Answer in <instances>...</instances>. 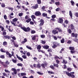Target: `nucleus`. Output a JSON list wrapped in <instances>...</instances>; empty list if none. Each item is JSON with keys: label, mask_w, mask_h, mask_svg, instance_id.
I'll list each match as a JSON object with an SVG mask.
<instances>
[{"label": "nucleus", "mask_w": 78, "mask_h": 78, "mask_svg": "<svg viewBox=\"0 0 78 78\" xmlns=\"http://www.w3.org/2000/svg\"><path fill=\"white\" fill-rule=\"evenodd\" d=\"M64 72H66V75L69 77H71L72 78H75V75L73 74H75V72H70L69 73V72L65 71Z\"/></svg>", "instance_id": "f257e3e1"}, {"label": "nucleus", "mask_w": 78, "mask_h": 78, "mask_svg": "<svg viewBox=\"0 0 78 78\" xmlns=\"http://www.w3.org/2000/svg\"><path fill=\"white\" fill-rule=\"evenodd\" d=\"M18 20V19L16 18H15L14 19H13L12 20V21H11V23L12 24V25H13L14 26H16V22Z\"/></svg>", "instance_id": "f03ea898"}, {"label": "nucleus", "mask_w": 78, "mask_h": 78, "mask_svg": "<svg viewBox=\"0 0 78 78\" xmlns=\"http://www.w3.org/2000/svg\"><path fill=\"white\" fill-rule=\"evenodd\" d=\"M70 26L71 30L74 33L76 31V29H75V26H74L73 24H71Z\"/></svg>", "instance_id": "7ed1b4c3"}, {"label": "nucleus", "mask_w": 78, "mask_h": 78, "mask_svg": "<svg viewBox=\"0 0 78 78\" xmlns=\"http://www.w3.org/2000/svg\"><path fill=\"white\" fill-rule=\"evenodd\" d=\"M21 28L22 30H23L24 31H26V32L30 31V28L29 27H28L27 28H26L25 27H21Z\"/></svg>", "instance_id": "20e7f679"}, {"label": "nucleus", "mask_w": 78, "mask_h": 78, "mask_svg": "<svg viewBox=\"0 0 78 78\" xmlns=\"http://www.w3.org/2000/svg\"><path fill=\"white\" fill-rule=\"evenodd\" d=\"M55 30H53L52 31V33L54 34H58V30H59V28H57L55 29Z\"/></svg>", "instance_id": "39448f33"}, {"label": "nucleus", "mask_w": 78, "mask_h": 78, "mask_svg": "<svg viewBox=\"0 0 78 78\" xmlns=\"http://www.w3.org/2000/svg\"><path fill=\"white\" fill-rule=\"evenodd\" d=\"M39 22L40 23L39 25L40 26H42L44 23V20L42 19L40 20V21H39Z\"/></svg>", "instance_id": "423d86ee"}, {"label": "nucleus", "mask_w": 78, "mask_h": 78, "mask_svg": "<svg viewBox=\"0 0 78 78\" xmlns=\"http://www.w3.org/2000/svg\"><path fill=\"white\" fill-rule=\"evenodd\" d=\"M47 63H45L44 64H41V66L42 67V68H43V69H45V67H47Z\"/></svg>", "instance_id": "0eeeda50"}, {"label": "nucleus", "mask_w": 78, "mask_h": 78, "mask_svg": "<svg viewBox=\"0 0 78 78\" xmlns=\"http://www.w3.org/2000/svg\"><path fill=\"white\" fill-rule=\"evenodd\" d=\"M55 59H56L57 63L59 64V61L58 59H59V57H58L57 56H55Z\"/></svg>", "instance_id": "6e6552de"}, {"label": "nucleus", "mask_w": 78, "mask_h": 78, "mask_svg": "<svg viewBox=\"0 0 78 78\" xmlns=\"http://www.w3.org/2000/svg\"><path fill=\"white\" fill-rule=\"evenodd\" d=\"M72 35L73 37H76V38L78 36V34H75L74 33H72Z\"/></svg>", "instance_id": "1a4fd4ad"}, {"label": "nucleus", "mask_w": 78, "mask_h": 78, "mask_svg": "<svg viewBox=\"0 0 78 78\" xmlns=\"http://www.w3.org/2000/svg\"><path fill=\"white\" fill-rule=\"evenodd\" d=\"M11 70L12 71H13L15 75H17V71L15 68H12Z\"/></svg>", "instance_id": "9d476101"}, {"label": "nucleus", "mask_w": 78, "mask_h": 78, "mask_svg": "<svg viewBox=\"0 0 78 78\" xmlns=\"http://www.w3.org/2000/svg\"><path fill=\"white\" fill-rule=\"evenodd\" d=\"M5 65H4V66L5 67H8V64H9V62L8 61H7L5 62Z\"/></svg>", "instance_id": "9b49d317"}, {"label": "nucleus", "mask_w": 78, "mask_h": 78, "mask_svg": "<svg viewBox=\"0 0 78 78\" xmlns=\"http://www.w3.org/2000/svg\"><path fill=\"white\" fill-rule=\"evenodd\" d=\"M59 23H62L63 22V19L62 18H60L59 19Z\"/></svg>", "instance_id": "f8f14e48"}, {"label": "nucleus", "mask_w": 78, "mask_h": 78, "mask_svg": "<svg viewBox=\"0 0 78 78\" xmlns=\"http://www.w3.org/2000/svg\"><path fill=\"white\" fill-rule=\"evenodd\" d=\"M16 56L17 58L18 59L20 60V61H23V58H20V57L18 56L17 55H16Z\"/></svg>", "instance_id": "ddd939ff"}, {"label": "nucleus", "mask_w": 78, "mask_h": 78, "mask_svg": "<svg viewBox=\"0 0 78 78\" xmlns=\"http://www.w3.org/2000/svg\"><path fill=\"white\" fill-rule=\"evenodd\" d=\"M69 50H70L71 51H74L75 50V48L73 47L70 46L69 47Z\"/></svg>", "instance_id": "4468645a"}, {"label": "nucleus", "mask_w": 78, "mask_h": 78, "mask_svg": "<svg viewBox=\"0 0 78 78\" xmlns=\"http://www.w3.org/2000/svg\"><path fill=\"white\" fill-rule=\"evenodd\" d=\"M35 16H40L41 12H35Z\"/></svg>", "instance_id": "2eb2a0df"}, {"label": "nucleus", "mask_w": 78, "mask_h": 78, "mask_svg": "<svg viewBox=\"0 0 78 78\" xmlns=\"http://www.w3.org/2000/svg\"><path fill=\"white\" fill-rule=\"evenodd\" d=\"M27 41V39L24 38L23 40V41L22 42H21V44H25V43Z\"/></svg>", "instance_id": "dca6fc26"}, {"label": "nucleus", "mask_w": 78, "mask_h": 78, "mask_svg": "<svg viewBox=\"0 0 78 78\" xmlns=\"http://www.w3.org/2000/svg\"><path fill=\"white\" fill-rule=\"evenodd\" d=\"M67 32L68 33H69V34H71V33H72V30H71V29H68L67 30Z\"/></svg>", "instance_id": "f3484780"}, {"label": "nucleus", "mask_w": 78, "mask_h": 78, "mask_svg": "<svg viewBox=\"0 0 78 78\" xmlns=\"http://www.w3.org/2000/svg\"><path fill=\"white\" fill-rule=\"evenodd\" d=\"M69 15L70 16V17H71V18L72 19V17H73V14H72V12L71 11H69Z\"/></svg>", "instance_id": "a211bd4d"}, {"label": "nucleus", "mask_w": 78, "mask_h": 78, "mask_svg": "<svg viewBox=\"0 0 78 78\" xmlns=\"http://www.w3.org/2000/svg\"><path fill=\"white\" fill-rule=\"evenodd\" d=\"M43 47L44 49H48V48H49V46L48 45H46L43 46Z\"/></svg>", "instance_id": "6ab92c4d"}, {"label": "nucleus", "mask_w": 78, "mask_h": 78, "mask_svg": "<svg viewBox=\"0 0 78 78\" xmlns=\"http://www.w3.org/2000/svg\"><path fill=\"white\" fill-rule=\"evenodd\" d=\"M32 8H34V9H37V8H38V5L37 4H36L35 5V6H33Z\"/></svg>", "instance_id": "aec40b11"}, {"label": "nucleus", "mask_w": 78, "mask_h": 78, "mask_svg": "<svg viewBox=\"0 0 78 78\" xmlns=\"http://www.w3.org/2000/svg\"><path fill=\"white\" fill-rule=\"evenodd\" d=\"M64 42H65L64 38H63L61 40V42L62 44H63V43H64Z\"/></svg>", "instance_id": "412c9836"}, {"label": "nucleus", "mask_w": 78, "mask_h": 78, "mask_svg": "<svg viewBox=\"0 0 78 78\" xmlns=\"http://www.w3.org/2000/svg\"><path fill=\"white\" fill-rule=\"evenodd\" d=\"M4 37L5 39H9L10 38V37L8 36L5 35V36H4Z\"/></svg>", "instance_id": "4be33fe9"}, {"label": "nucleus", "mask_w": 78, "mask_h": 78, "mask_svg": "<svg viewBox=\"0 0 78 78\" xmlns=\"http://www.w3.org/2000/svg\"><path fill=\"white\" fill-rule=\"evenodd\" d=\"M37 50H40L41 48V46L40 45H38L37 46Z\"/></svg>", "instance_id": "5701e85b"}, {"label": "nucleus", "mask_w": 78, "mask_h": 78, "mask_svg": "<svg viewBox=\"0 0 78 78\" xmlns=\"http://www.w3.org/2000/svg\"><path fill=\"white\" fill-rule=\"evenodd\" d=\"M62 63H64V64H66V63H67V61L65 60V59H63V60Z\"/></svg>", "instance_id": "b1692460"}, {"label": "nucleus", "mask_w": 78, "mask_h": 78, "mask_svg": "<svg viewBox=\"0 0 78 78\" xmlns=\"http://www.w3.org/2000/svg\"><path fill=\"white\" fill-rule=\"evenodd\" d=\"M26 48H28V49H29V50H32V48H31V47L28 46V45L26 46Z\"/></svg>", "instance_id": "393cba45"}, {"label": "nucleus", "mask_w": 78, "mask_h": 78, "mask_svg": "<svg viewBox=\"0 0 78 78\" xmlns=\"http://www.w3.org/2000/svg\"><path fill=\"white\" fill-rule=\"evenodd\" d=\"M71 5H72V6H74V3H75L72 0L71 1Z\"/></svg>", "instance_id": "a878e982"}, {"label": "nucleus", "mask_w": 78, "mask_h": 78, "mask_svg": "<svg viewBox=\"0 0 78 78\" xmlns=\"http://www.w3.org/2000/svg\"><path fill=\"white\" fill-rule=\"evenodd\" d=\"M21 76H23V75H27V74H26V73H21Z\"/></svg>", "instance_id": "bb28decb"}, {"label": "nucleus", "mask_w": 78, "mask_h": 78, "mask_svg": "<svg viewBox=\"0 0 78 78\" xmlns=\"http://www.w3.org/2000/svg\"><path fill=\"white\" fill-rule=\"evenodd\" d=\"M52 47L53 48H55L57 46H56V45H55L53 44V45L52 46Z\"/></svg>", "instance_id": "cd10ccee"}, {"label": "nucleus", "mask_w": 78, "mask_h": 78, "mask_svg": "<svg viewBox=\"0 0 78 78\" xmlns=\"http://www.w3.org/2000/svg\"><path fill=\"white\" fill-rule=\"evenodd\" d=\"M3 76H6V77H8V75L7 74H6L5 73H3Z\"/></svg>", "instance_id": "c85d7f7f"}, {"label": "nucleus", "mask_w": 78, "mask_h": 78, "mask_svg": "<svg viewBox=\"0 0 78 78\" xmlns=\"http://www.w3.org/2000/svg\"><path fill=\"white\" fill-rule=\"evenodd\" d=\"M67 44H72V41L69 40L67 42Z\"/></svg>", "instance_id": "c756f323"}, {"label": "nucleus", "mask_w": 78, "mask_h": 78, "mask_svg": "<svg viewBox=\"0 0 78 78\" xmlns=\"http://www.w3.org/2000/svg\"><path fill=\"white\" fill-rule=\"evenodd\" d=\"M70 52L71 54H73V53H75V51H70Z\"/></svg>", "instance_id": "7c9ffc66"}, {"label": "nucleus", "mask_w": 78, "mask_h": 78, "mask_svg": "<svg viewBox=\"0 0 78 78\" xmlns=\"http://www.w3.org/2000/svg\"><path fill=\"white\" fill-rule=\"evenodd\" d=\"M42 15L44 17H46L47 16V14L45 13H43L42 14Z\"/></svg>", "instance_id": "2f4dec72"}, {"label": "nucleus", "mask_w": 78, "mask_h": 78, "mask_svg": "<svg viewBox=\"0 0 78 78\" xmlns=\"http://www.w3.org/2000/svg\"><path fill=\"white\" fill-rule=\"evenodd\" d=\"M0 58L2 59H5V56L4 55H1L0 56Z\"/></svg>", "instance_id": "473e14b6"}, {"label": "nucleus", "mask_w": 78, "mask_h": 78, "mask_svg": "<svg viewBox=\"0 0 78 78\" xmlns=\"http://www.w3.org/2000/svg\"><path fill=\"white\" fill-rule=\"evenodd\" d=\"M19 16H20V17L21 16H22L23 15V13H19Z\"/></svg>", "instance_id": "72a5a7b5"}, {"label": "nucleus", "mask_w": 78, "mask_h": 78, "mask_svg": "<svg viewBox=\"0 0 78 78\" xmlns=\"http://www.w3.org/2000/svg\"><path fill=\"white\" fill-rule=\"evenodd\" d=\"M65 23H66V24H68L69 23V21L67 20H66L65 21Z\"/></svg>", "instance_id": "f704fd0d"}, {"label": "nucleus", "mask_w": 78, "mask_h": 78, "mask_svg": "<svg viewBox=\"0 0 78 78\" xmlns=\"http://www.w3.org/2000/svg\"><path fill=\"white\" fill-rule=\"evenodd\" d=\"M1 6L2 8H3L4 7H5V4L4 3H2L1 4Z\"/></svg>", "instance_id": "c9c22d12"}, {"label": "nucleus", "mask_w": 78, "mask_h": 78, "mask_svg": "<svg viewBox=\"0 0 78 78\" xmlns=\"http://www.w3.org/2000/svg\"><path fill=\"white\" fill-rule=\"evenodd\" d=\"M36 35H34L33 37L32 38V40H35L36 39Z\"/></svg>", "instance_id": "e433bc0d"}, {"label": "nucleus", "mask_w": 78, "mask_h": 78, "mask_svg": "<svg viewBox=\"0 0 78 78\" xmlns=\"http://www.w3.org/2000/svg\"><path fill=\"white\" fill-rule=\"evenodd\" d=\"M37 67H38V68H40V67H41V64H37Z\"/></svg>", "instance_id": "4c0bfd02"}, {"label": "nucleus", "mask_w": 78, "mask_h": 78, "mask_svg": "<svg viewBox=\"0 0 78 78\" xmlns=\"http://www.w3.org/2000/svg\"><path fill=\"white\" fill-rule=\"evenodd\" d=\"M17 65L18 66H20L21 67H22L23 65L22 63H18L17 64Z\"/></svg>", "instance_id": "58836bf2"}, {"label": "nucleus", "mask_w": 78, "mask_h": 78, "mask_svg": "<svg viewBox=\"0 0 78 78\" xmlns=\"http://www.w3.org/2000/svg\"><path fill=\"white\" fill-rule=\"evenodd\" d=\"M67 70H68V72H71V71H72V69H71V68H68Z\"/></svg>", "instance_id": "ea45409f"}, {"label": "nucleus", "mask_w": 78, "mask_h": 78, "mask_svg": "<svg viewBox=\"0 0 78 78\" xmlns=\"http://www.w3.org/2000/svg\"><path fill=\"white\" fill-rule=\"evenodd\" d=\"M59 33H62V30L61 29H60V28H59Z\"/></svg>", "instance_id": "a19ab883"}, {"label": "nucleus", "mask_w": 78, "mask_h": 78, "mask_svg": "<svg viewBox=\"0 0 78 78\" xmlns=\"http://www.w3.org/2000/svg\"><path fill=\"white\" fill-rule=\"evenodd\" d=\"M12 61H13V62H14V63H16V62H17V61H16V60L12 59Z\"/></svg>", "instance_id": "79ce46f5"}, {"label": "nucleus", "mask_w": 78, "mask_h": 78, "mask_svg": "<svg viewBox=\"0 0 78 78\" xmlns=\"http://www.w3.org/2000/svg\"><path fill=\"white\" fill-rule=\"evenodd\" d=\"M51 17L52 18V19H55V18L56 17V15H53Z\"/></svg>", "instance_id": "37998d69"}, {"label": "nucleus", "mask_w": 78, "mask_h": 78, "mask_svg": "<svg viewBox=\"0 0 78 78\" xmlns=\"http://www.w3.org/2000/svg\"><path fill=\"white\" fill-rule=\"evenodd\" d=\"M30 21H31L30 19H29L27 20H26V22L27 23H28V22H30Z\"/></svg>", "instance_id": "c03bdc74"}, {"label": "nucleus", "mask_w": 78, "mask_h": 78, "mask_svg": "<svg viewBox=\"0 0 78 78\" xmlns=\"http://www.w3.org/2000/svg\"><path fill=\"white\" fill-rule=\"evenodd\" d=\"M3 45H7V42L6 41H5L3 43Z\"/></svg>", "instance_id": "a18cd8bd"}, {"label": "nucleus", "mask_w": 78, "mask_h": 78, "mask_svg": "<svg viewBox=\"0 0 78 78\" xmlns=\"http://www.w3.org/2000/svg\"><path fill=\"white\" fill-rule=\"evenodd\" d=\"M37 2L38 4H41V0H37Z\"/></svg>", "instance_id": "49530a36"}, {"label": "nucleus", "mask_w": 78, "mask_h": 78, "mask_svg": "<svg viewBox=\"0 0 78 78\" xmlns=\"http://www.w3.org/2000/svg\"><path fill=\"white\" fill-rule=\"evenodd\" d=\"M53 44H55V45H56V46H57L58 45V42H54L53 43Z\"/></svg>", "instance_id": "de8ad7c7"}, {"label": "nucleus", "mask_w": 78, "mask_h": 78, "mask_svg": "<svg viewBox=\"0 0 78 78\" xmlns=\"http://www.w3.org/2000/svg\"><path fill=\"white\" fill-rule=\"evenodd\" d=\"M78 39L76 38V37L75 38V39L74 40V41H75V42H78Z\"/></svg>", "instance_id": "09e8293b"}, {"label": "nucleus", "mask_w": 78, "mask_h": 78, "mask_svg": "<svg viewBox=\"0 0 78 78\" xmlns=\"http://www.w3.org/2000/svg\"><path fill=\"white\" fill-rule=\"evenodd\" d=\"M4 17L5 20H6L7 19V16L6 15H5L4 16Z\"/></svg>", "instance_id": "8fccbe9b"}, {"label": "nucleus", "mask_w": 78, "mask_h": 78, "mask_svg": "<svg viewBox=\"0 0 78 78\" xmlns=\"http://www.w3.org/2000/svg\"><path fill=\"white\" fill-rule=\"evenodd\" d=\"M53 37H54V40H57V37H56L53 36Z\"/></svg>", "instance_id": "3c124183"}, {"label": "nucleus", "mask_w": 78, "mask_h": 78, "mask_svg": "<svg viewBox=\"0 0 78 78\" xmlns=\"http://www.w3.org/2000/svg\"><path fill=\"white\" fill-rule=\"evenodd\" d=\"M22 57L24 59H26V58H27V56H25V55H23Z\"/></svg>", "instance_id": "603ef678"}, {"label": "nucleus", "mask_w": 78, "mask_h": 78, "mask_svg": "<svg viewBox=\"0 0 78 78\" xmlns=\"http://www.w3.org/2000/svg\"><path fill=\"white\" fill-rule=\"evenodd\" d=\"M54 66H55V67H58V64H54Z\"/></svg>", "instance_id": "864d4df0"}, {"label": "nucleus", "mask_w": 78, "mask_h": 78, "mask_svg": "<svg viewBox=\"0 0 78 78\" xmlns=\"http://www.w3.org/2000/svg\"><path fill=\"white\" fill-rule=\"evenodd\" d=\"M50 68L52 69H55V67H53V66H50Z\"/></svg>", "instance_id": "5fc2aeb1"}, {"label": "nucleus", "mask_w": 78, "mask_h": 78, "mask_svg": "<svg viewBox=\"0 0 78 78\" xmlns=\"http://www.w3.org/2000/svg\"><path fill=\"white\" fill-rule=\"evenodd\" d=\"M73 67H74V68H75L76 69L77 68V66H76L75 65V64H73Z\"/></svg>", "instance_id": "6e6d98bb"}, {"label": "nucleus", "mask_w": 78, "mask_h": 78, "mask_svg": "<svg viewBox=\"0 0 78 78\" xmlns=\"http://www.w3.org/2000/svg\"><path fill=\"white\" fill-rule=\"evenodd\" d=\"M41 41H42L41 43L43 44H45V41H43L42 40Z\"/></svg>", "instance_id": "4d7b16f0"}, {"label": "nucleus", "mask_w": 78, "mask_h": 78, "mask_svg": "<svg viewBox=\"0 0 78 78\" xmlns=\"http://www.w3.org/2000/svg\"><path fill=\"white\" fill-rule=\"evenodd\" d=\"M31 33L32 34H34V33H36V32L34 30H32Z\"/></svg>", "instance_id": "13d9d810"}, {"label": "nucleus", "mask_w": 78, "mask_h": 78, "mask_svg": "<svg viewBox=\"0 0 78 78\" xmlns=\"http://www.w3.org/2000/svg\"><path fill=\"white\" fill-rule=\"evenodd\" d=\"M31 17L32 18V19H35V16L34 15H32L31 16Z\"/></svg>", "instance_id": "bf43d9fd"}, {"label": "nucleus", "mask_w": 78, "mask_h": 78, "mask_svg": "<svg viewBox=\"0 0 78 78\" xmlns=\"http://www.w3.org/2000/svg\"><path fill=\"white\" fill-rule=\"evenodd\" d=\"M0 51H1V52H2L3 53H5V51H4L3 50V49H1Z\"/></svg>", "instance_id": "052dcab7"}, {"label": "nucleus", "mask_w": 78, "mask_h": 78, "mask_svg": "<svg viewBox=\"0 0 78 78\" xmlns=\"http://www.w3.org/2000/svg\"><path fill=\"white\" fill-rule=\"evenodd\" d=\"M48 73H51V74H54V73H53V72L51 71H48Z\"/></svg>", "instance_id": "680f3d73"}, {"label": "nucleus", "mask_w": 78, "mask_h": 78, "mask_svg": "<svg viewBox=\"0 0 78 78\" xmlns=\"http://www.w3.org/2000/svg\"><path fill=\"white\" fill-rule=\"evenodd\" d=\"M41 36V37L42 38H44V37H45V35H42Z\"/></svg>", "instance_id": "e2e57ef3"}, {"label": "nucleus", "mask_w": 78, "mask_h": 78, "mask_svg": "<svg viewBox=\"0 0 78 78\" xmlns=\"http://www.w3.org/2000/svg\"><path fill=\"white\" fill-rule=\"evenodd\" d=\"M37 73H38V74H39V75H43V73H41V72H37Z\"/></svg>", "instance_id": "0e129e2a"}, {"label": "nucleus", "mask_w": 78, "mask_h": 78, "mask_svg": "<svg viewBox=\"0 0 78 78\" xmlns=\"http://www.w3.org/2000/svg\"><path fill=\"white\" fill-rule=\"evenodd\" d=\"M30 72L32 73H34V71L32 70H30Z\"/></svg>", "instance_id": "69168bd1"}, {"label": "nucleus", "mask_w": 78, "mask_h": 78, "mask_svg": "<svg viewBox=\"0 0 78 78\" xmlns=\"http://www.w3.org/2000/svg\"><path fill=\"white\" fill-rule=\"evenodd\" d=\"M12 39H13V40H16V38L15 37H12Z\"/></svg>", "instance_id": "338daca9"}, {"label": "nucleus", "mask_w": 78, "mask_h": 78, "mask_svg": "<svg viewBox=\"0 0 78 78\" xmlns=\"http://www.w3.org/2000/svg\"><path fill=\"white\" fill-rule=\"evenodd\" d=\"M75 15H76V17H78V12H76Z\"/></svg>", "instance_id": "774afa93"}]
</instances>
